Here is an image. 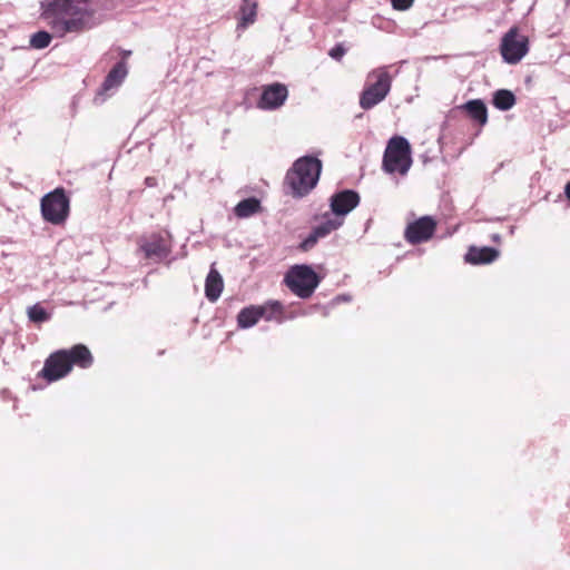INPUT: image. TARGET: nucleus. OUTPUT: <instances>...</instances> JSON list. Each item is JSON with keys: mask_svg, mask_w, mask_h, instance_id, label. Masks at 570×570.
I'll list each match as a JSON object with an SVG mask.
<instances>
[{"mask_svg": "<svg viewBox=\"0 0 570 570\" xmlns=\"http://www.w3.org/2000/svg\"><path fill=\"white\" fill-rule=\"evenodd\" d=\"M90 0H42L40 17L50 32L40 30L30 37L35 49L47 48L52 38H63L68 33H82L95 26Z\"/></svg>", "mask_w": 570, "mask_h": 570, "instance_id": "f257e3e1", "label": "nucleus"}, {"mask_svg": "<svg viewBox=\"0 0 570 570\" xmlns=\"http://www.w3.org/2000/svg\"><path fill=\"white\" fill-rule=\"evenodd\" d=\"M92 363L94 357L89 348L77 344L69 350H59L50 354L45 361L41 375L48 382H55L68 375L73 365L88 368Z\"/></svg>", "mask_w": 570, "mask_h": 570, "instance_id": "f03ea898", "label": "nucleus"}, {"mask_svg": "<svg viewBox=\"0 0 570 570\" xmlns=\"http://www.w3.org/2000/svg\"><path fill=\"white\" fill-rule=\"evenodd\" d=\"M322 170L320 159L311 156L298 158L287 171L285 184L294 197L307 195L317 184Z\"/></svg>", "mask_w": 570, "mask_h": 570, "instance_id": "7ed1b4c3", "label": "nucleus"}, {"mask_svg": "<svg viewBox=\"0 0 570 570\" xmlns=\"http://www.w3.org/2000/svg\"><path fill=\"white\" fill-rule=\"evenodd\" d=\"M392 76L387 67L373 69L367 73L365 86L360 96V107L370 110L382 102L391 91Z\"/></svg>", "mask_w": 570, "mask_h": 570, "instance_id": "20e7f679", "label": "nucleus"}, {"mask_svg": "<svg viewBox=\"0 0 570 570\" xmlns=\"http://www.w3.org/2000/svg\"><path fill=\"white\" fill-rule=\"evenodd\" d=\"M412 165L411 147L409 141L401 136L390 139L384 156L383 169L389 174L406 175Z\"/></svg>", "mask_w": 570, "mask_h": 570, "instance_id": "39448f33", "label": "nucleus"}, {"mask_svg": "<svg viewBox=\"0 0 570 570\" xmlns=\"http://www.w3.org/2000/svg\"><path fill=\"white\" fill-rule=\"evenodd\" d=\"M284 282L295 295L308 298L318 286L320 278L311 266L295 265L287 272Z\"/></svg>", "mask_w": 570, "mask_h": 570, "instance_id": "423d86ee", "label": "nucleus"}, {"mask_svg": "<svg viewBox=\"0 0 570 570\" xmlns=\"http://www.w3.org/2000/svg\"><path fill=\"white\" fill-rule=\"evenodd\" d=\"M42 218L53 225L65 223L69 215V198L62 188H56L41 198Z\"/></svg>", "mask_w": 570, "mask_h": 570, "instance_id": "0eeeda50", "label": "nucleus"}, {"mask_svg": "<svg viewBox=\"0 0 570 570\" xmlns=\"http://www.w3.org/2000/svg\"><path fill=\"white\" fill-rule=\"evenodd\" d=\"M170 240L168 239V236L163 234L154 233L147 236H141L138 239L137 254H142L145 259L154 263L165 259L170 254Z\"/></svg>", "mask_w": 570, "mask_h": 570, "instance_id": "6e6552de", "label": "nucleus"}, {"mask_svg": "<svg viewBox=\"0 0 570 570\" xmlns=\"http://www.w3.org/2000/svg\"><path fill=\"white\" fill-rule=\"evenodd\" d=\"M501 55L505 62L518 63L529 51L528 38L518 32L517 28H511L502 38Z\"/></svg>", "mask_w": 570, "mask_h": 570, "instance_id": "1a4fd4ad", "label": "nucleus"}, {"mask_svg": "<svg viewBox=\"0 0 570 570\" xmlns=\"http://www.w3.org/2000/svg\"><path fill=\"white\" fill-rule=\"evenodd\" d=\"M436 223L430 216H423L410 223L405 229V239L410 244H421L429 240L435 230Z\"/></svg>", "mask_w": 570, "mask_h": 570, "instance_id": "9d476101", "label": "nucleus"}, {"mask_svg": "<svg viewBox=\"0 0 570 570\" xmlns=\"http://www.w3.org/2000/svg\"><path fill=\"white\" fill-rule=\"evenodd\" d=\"M288 96V90L285 85L272 83L263 89L258 107L264 110L277 109L284 105Z\"/></svg>", "mask_w": 570, "mask_h": 570, "instance_id": "9b49d317", "label": "nucleus"}, {"mask_svg": "<svg viewBox=\"0 0 570 570\" xmlns=\"http://www.w3.org/2000/svg\"><path fill=\"white\" fill-rule=\"evenodd\" d=\"M360 203V195L351 189H345L331 197V210L334 215L344 219Z\"/></svg>", "mask_w": 570, "mask_h": 570, "instance_id": "f8f14e48", "label": "nucleus"}, {"mask_svg": "<svg viewBox=\"0 0 570 570\" xmlns=\"http://www.w3.org/2000/svg\"><path fill=\"white\" fill-rule=\"evenodd\" d=\"M128 69L125 61H118L106 76L99 91L98 97L114 92L122 83L127 77Z\"/></svg>", "mask_w": 570, "mask_h": 570, "instance_id": "ddd939ff", "label": "nucleus"}, {"mask_svg": "<svg viewBox=\"0 0 570 570\" xmlns=\"http://www.w3.org/2000/svg\"><path fill=\"white\" fill-rule=\"evenodd\" d=\"M499 257V252L493 247L471 246L465 254V262L472 265L489 264Z\"/></svg>", "mask_w": 570, "mask_h": 570, "instance_id": "4468645a", "label": "nucleus"}, {"mask_svg": "<svg viewBox=\"0 0 570 570\" xmlns=\"http://www.w3.org/2000/svg\"><path fill=\"white\" fill-rule=\"evenodd\" d=\"M224 288V282L217 269L212 266L205 282V295L208 301L216 302Z\"/></svg>", "mask_w": 570, "mask_h": 570, "instance_id": "2eb2a0df", "label": "nucleus"}, {"mask_svg": "<svg viewBox=\"0 0 570 570\" xmlns=\"http://www.w3.org/2000/svg\"><path fill=\"white\" fill-rule=\"evenodd\" d=\"M462 108L468 115L481 126H484L488 121V110L484 102L480 99H473L465 102Z\"/></svg>", "mask_w": 570, "mask_h": 570, "instance_id": "dca6fc26", "label": "nucleus"}, {"mask_svg": "<svg viewBox=\"0 0 570 570\" xmlns=\"http://www.w3.org/2000/svg\"><path fill=\"white\" fill-rule=\"evenodd\" d=\"M262 318L258 305H250L243 308L237 315V324L240 328L253 327Z\"/></svg>", "mask_w": 570, "mask_h": 570, "instance_id": "f3484780", "label": "nucleus"}, {"mask_svg": "<svg viewBox=\"0 0 570 570\" xmlns=\"http://www.w3.org/2000/svg\"><path fill=\"white\" fill-rule=\"evenodd\" d=\"M262 312V318L282 323L284 321V307L278 301H269L264 305H258Z\"/></svg>", "mask_w": 570, "mask_h": 570, "instance_id": "a211bd4d", "label": "nucleus"}, {"mask_svg": "<svg viewBox=\"0 0 570 570\" xmlns=\"http://www.w3.org/2000/svg\"><path fill=\"white\" fill-rule=\"evenodd\" d=\"M343 218L334 215V217L328 214L324 215V220L315 226L313 229L321 236L322 238L330 235L332 232L338 229L343 225Z\"/></svg>", "mask_w": 570, "mask_h": 570, "instance_id": "6ab92c4d", "label": "nucleus"}, {"mask_svg": "<svg viewBox=\"0 0 570 570\" xmlns=\"http://www.w3.org/2000/svg\"><path fill=\"white\" fill-rule=\"evenodd\" d=\"M493 105L499 110H510L515 105V96L510 90L499 89L493 95Z\"/></svg>", "mask_w": 570, "mask_h": 570, "instance_id": "aec40b11", "label": "nucleus"}, {"mask_svg": "<svg viewBox=\"0 0 570 570\" xmlns=\"http://www.w3.org/2000/svg\"><path fill=\"white\" fill-rule=\"evenodd\" d=\"M257 4L250 0H243L239 9L240 20L238 27L246 28L256 19Z\"/></svg>", "mask_w": 570, "mask_h": 570, "instance_id": "412c9836", "label": "nucleus"}, {"mask_svg": "<svg viewBox=\"0 0 570 570\" xmlns=\"http://www.w3.org/2000/svg\"><path fill=\"white\" fill-rule=\"evenodd\" d=\"M259 207L261 204L258 199L246 198L236 205L234 213L239 218H246L257 213L259 210Z\"/></svg>", "mask_w": 570, "mask_h": 570, "instance_id": "4be33fe9", "label": "nucleus"}, {"mask_svg": "<svg viewBox=\"0 0 570 570\" xmlns=\"http://www.w3.org/2000/svg\"><path fill=\"white\" fill-rule=\"evenodd\" d=\"M28 317L35 323H41L48 321L50 315L42 306L35 304L28 308Z\"/></svg>", "mask_w": 570, "mask_h": 570, "instance_id": "5701e85b", "label": "nucleus"}, {"mask_svg": "<svg viewBox=\"0 0 570 570\" xmlns=\"http://www.w3.org/2000/svg\"><path fill=\"white\" fill-rule=\"evenodd\" d=\"M322 238L313 229L311 234L301 243V249L309 250L315 246L318 239Z\"/></svg>", "mask_w": 570, "mask_h": 570, "instance_id": "b1692460", "label": "nucleus"}, {"mask_svg": "<svg viewBox=\"0 0 570 570\" xmlns=\"http://www.w3.org/2000/svg\"><path fill=\"white\" fill-rule=\"evenodd\" d=\"M346 50L342 45H336L330 50L328 55L335 60H341Z\"/></svg>", "mask_w": 570, "mask_h": 570, "instance_id": "393cba45", "label": "nucleus"}, {"mask_svg": "<svg viewBox=\"0 0 570 570\" xmlns=\"http://www.w3.org/2000/svg\"><path fill=\"white\" fill-rule=\"evenodd\" d=\"M391 2L396 10H407L412 6L413 0H391Z\"/></svg>", "mask_w": 570, "mask_h": 570, "instance_id": "a878e982", "label": "nucleus"}, {"mask_svg": "<svg viewBox=\"0 0 570 570\" xmlns=\"http://www.w3.org/2000/svg\"><path fill=\"white\" fill-rule=\"evenodd\" d=\"M145 184L148 187H154V186H156L157 181H156V178H154V177H147L145 179Z\"/></svg>", "mask_w": 570, "mask_h": 570, "instance_id": "bb28decb", "label": "nucleus"}, {"mask_svg": "<svg viewBox=\"0 0 570 570\" xmlns=\"http://www.w3.org/2000/svg\"><path fill=\"white\" fill-rule=\"evenodd\" d=\"M350 301V297L346 295H340L335 298V302H347Z\"/></svg>", "mask_w": 570, "mask_h": 570, "instance_id": "cd10ccee", "label": "nucleus"}, {"mask_svg": "<svg viewBox=\"0 0 570 570\" xmlns=\"http://www.w3.org/2000/svg\"><path fill=\"white\" fill-rule=\"evenodd\" d=\"M564 193L568 199H570V181L566 185Z\"/></svg>", "mask_w": 570, "mask_h": 570, "instance_id": "c85d7f7f", "label": "nucleus"}, {"mask_svg": "<svg viewBox=\"0 0 570 570\" xmlns=\"http://www.w3.org/2000/svg\"><path fill=\"white\" fill-rule=\"evenodd\" d=\"M492 238H493V240H495V242H497V240H499V239H500V236H499L498 234H495V235H493V237H492Z\"/></svg>", "mask_w": 570, "mask_h": 570, "instance_id": "c756f323", "label": "nucleus"}]
</instances>
